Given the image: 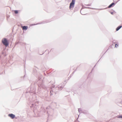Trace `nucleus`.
<instances>
[{
  "mask_svg": "<svg viewBox=\"0 0 122 122\" xmlns=\"http://www.w3.org/2000/svg\"><path fill=\"white\" fill-rule=\"evenodd\" d=\"M75 0H72L71 3L70 4L69 8L71 9V8H73L74 6Z\"/></svg>",
  "mask_w": 122,
  "mask_h": 122,
  "instance_id": "obj_1",
  "label": "nucleus"
},
{
  "mask_svg": "<svg viewBox=\"0 0 122 122\" xmlns=\"http://www.w3.org/2000/svg\"><path fill=\"white\" fill-rule=\"evenodd\" d=\"M3 43L6 46H7L8 45V43L7 39L5 38L2 40Z\"/></svg>",
  "mask_w": 122,
  "mask_h": 122,
  "instance_id": "obj_2",
  "label": "nucleus"
},
{
  "mask_svg": "<svg viewBox=\"0 0 122 122\" xmlns=\"http://www.w3.org/2000/svg\"><path fill=\"white\" fill-rule=\"evenodd\" d=\"M47 110V112L48 114L50 115V112L51 111H52V110L50 108V107H48L46 108Z\"/></svg>",
  "mask_w": 122,
  "mask_h": 122,
  "instance_id": "obj_3",
  "label": "nucleus"
},
{
  "mask_svg": "<svg viewBox=\"0 0 122 122\" xmlns=\"http://www.w3.org/2000/svg\"><path fill=\"white\" fill-rule=\"evenodd\" d=\"M8 116L10 117L12 119L14 118L15 117V115L12 114H9L8 115Z\"/></svg>",
  "mask_w": 122,
  "mask_h": 122,
  "instance_id": "obj_4",
  "label": "nucleus"
},
{
  "mask_svg": "<svg viewBox=\"0 0 122 122\" xmlns=\"http://www.w3.org/2000/svg\"><path fill=\"white\" fill-rule=\"evenodd\" d=\"M63 87L61 85H59L58 86V88L60 90H61Z\"/></svg>",
  "mask_w": 122,
  "mask_h": 122,
  "instance_id": "obj_5",
  "label": "nucleus"
},
{
  "mask_svg": "<svg viewBox=\"0 0 122 122\" xmlns=\"http://www.w3.org/2000/svg\"><path fill=\"white\" fill-rule=\"evenodd\" d=\"M38 79L39 80L41 81H43V77H42L41 75H40L38 77Z\"/></svg>",
  "mask_w": 122,
  "mask_h": 122,
  "instance_id": "obj_6",
  "label": "nucleus"
},
{
  "mask_svg": "<svg viewBox=\"0 0 122 122\" xmlns=\"http://www.w3.org/2000/svg\"><path fill=\"white\" fill-rule=\"evenodd\" d=\"M122 27V26H120L117 27L116 29V30L117 31H118Z\"/></svg>",
  "mask_w": 122,
  "mask_h": 122,
  "instance_id": "obj_7",
  "label": "nucleus"
},
{
  "mask_svg": "<svg viewBox=\"0 0 122 122\" xmlns=\"http://www.w3.org/2000/svg\"><path fill=\"white\" fill-rule=\"evenodd\" d=\"M114 4L115 3H112L108 7V8H110L113 5H114Z\"/></svg>",
  "mask_w": 122,
  "mask_h": 122,
  "instance_id": "obj_8",
  "label": "nucleus"
},
{
  "mask_svg": "<svg viewBox=\"0 0 122 122\" xmlns=\"http://www.w3.org/2000/svg\"><path fill=\"white\" fill-rule=\"evenodd\" d=\"M27 27L26 26H24L22 27V29L23 30H26L27 29Z\"/></svg>",
  "mask_w": 122,
  "mask_h": 122,
  "instance_id": "obj_9",
  "label": "nucleus"
},
{
  "mask_svg": "<svg viewBox=\"0 0 122 122\" xmlns=\"http://www.w3.org/2000/svg\"><path fill=\"white\" fill-rule=\"evenodd\" d=\"M78 111L79 112H83L82 111L81 109V108H79L78 109Z\"/></svg>",
  "mask_w": 122,
  "mask_h": 122,
  "instance_id": "obj_10",
  "label": "nucleus"
},
{
  "mask_svg": "<svg viewBox=\"0 0 122 122\" xmlns=\"http://www.w3.org/2000/svg\"><path fill=\"white\" fill-rule=\"evenodd\" d=\"M14 12L15 14H17L18 13V10H15L14 11Z\"/></svg>",
  "mask_w": 122,
  "mask_h": 122,
  "instance_id": "obj_11",
  "label": "nucleus"
},
{
  "mask_svg": "<svg viewBox=\"0 0 122 122\" xmlns=\"http://www.w3.org/2000/svg\"><path fill=\"white\" fill-rule=\"evenodd\" d=\"M118 47V45L117 44H116L115 45V47L117 48Z\"/></svg>",
  "mask_w": 122,
  "mask_h": 122,
  "instance_id": "obj_12",
  "label": "nucleus"
},
{
  "mask_svg": "<svg viewBox=\"0 0 122 122\" xmlns=\"http://www.w3.org/2000/svg\"><path fill=\"white\" fill-rule=\"evenodd\" d=\"M118 118H122V115H120L119 116Z\"/></svg>",
  "mask_w": 122,
  "mask_h": 122,
  "instance_id": "obj_13",
  "label": "nucleus"
},
{
  "mask_svg": "<svg viewBox=\"0 0 122 122\" xmlns=\"http://www.w3.org/2000/svg\"><path fill=\"white\" fill-rule=\"evenodd\" d=\"M37 103H36L35 104H32V105H33V106H34V105H35V106H36L37 105Z\"/></svg>",
  "mask_w": 122,
  "mask_h": 122,
  "instance_id": "obj_14",
  "label": "nucleus"
},
{
  "mask_svg": "<svg viewBox=\"0 0 122 122\" xmlns=\"http://www.w3.org/2000/svg\"><path fill=\"white\" fill-rule=\"evenodd\" d=\"M86 8H90V9H92V8H91L89 7H86ZM92 9H93V8H92Z\"/></svg>",
  "mask_w": 122,
  "mask_h": 122,
  "instance_id": "obj_15",
  "label": "nucleus"
},
{
  "mask_svg": "<svg viewBox=\"0 0 122 122\" xmlns=\"http://www.w3.org/2000/svg\"><path fill=\"white\" fill-rule=\"evenodd\" d=\"M86 5L87 6H90L91 5L90 4H88V5Z\"/></svg>",
  "mask_w": 122,
  "mask_h": 122,
  "instance_id": "obj_16",
  "label": "nucleus"
},
{
  "mask_svg": "<svg viewBox=\"0 0 122 122\" xmlns=\"http://www.w3.org/2000/svg\"><path fill=\"white\" fill-rule=\"evenodd\" d=\"M81 12V14H82V15H85V14H83V13H81V12Z\"/></svg>",
  "mask_w": 122,
  "mask_h": 122,
  "instance_id": "obj_17",
  "label": "nucleus"
},
{
  "mask_svg": "<svg viewBox=\"0 0 122 122\" xmlns=\"http://www.w3.org/2000/svg\"><path fill=\"white\" fill-rule=\"evenodd\" d=\"M81 12V14H82V15H85V14H83V13H81V12Z\"/></svg>",
  "mask_w": 122,
  "mask_h": 122,
  "instance_id": "obj_18",
  "label": "nucleus"
},
{
  "mask_svg": "<svg viewBox=\"0 0 122 122\" xmlns=\"http://www.w3.org/2000/svg\"><path fill=\"white\" fill-rule=\"evenodd\" d=\"M111 13L112 14H113V12H111Z\"/></svg>",
  "mask_w": 122,
  "mask_h": 122,
  "instance_id": "obj_19",
  "label": "nucleus"
},
{
  "mask_svg": "<svg viewBox=\"0 0 122 122\" xmlns=\"http://www.w3.org/2000/svg\"><path fill=\"white\" fill-rule=\"evenodd\" d=\"M41 86L42 88H43V86H42V85H41L40 86V87H41Z\"/></svg>",
  "mask_w": 122,
  "mask_h": 122,
  "instance_id": "obj_20",
  "label": "nucleus"
},
{
  "mask_svg": "<svg viewBox=\"0 0 122 122\" xmlns=\"http://www.w3.org/2000/svg\"><path fill=\"white\" fill-rule=\"evenodd\" d=\"M52 92H53V91H50V93L51 94H52L51 93Z\"/></svg>",
  "mask_w": 122,
  "mask_h": 122,
  "instance_id": "obj_21",
  "label": "nucleus"
},
{
  "mask_svg": "<svg viewBox=\"0 0 122 122\" xmlns=\"http://www.w3.org/2000/svg\"><path fill=\"white\" fill-rule=\"evenodd\" d=\"M52 87H54V86H52Z\"/></svg>",
  "mask_w": 122,
  "mask_h": 122,
  "instance_id": "obj_22",
  "label": "nucleus"
},
{
  "mask_svg": "<svg viewBox=\"0 0 122 122\" xmlns=\"http://www.w3.org/2000/svg\"><path fill=\"white\" fill-rule=\"evenodd\" d=\"M38 86H39V85H38Z\"/></svg>",
  "mask_w": 122,
  "mask_h": 122,
  "instance_id": "obj_23",
  "label": "nucleus"
},
{
  "mask_svg": "<svg viewBox=\"0 0 122 122\" xmlns=\"http://www.w3.org/2000/svg\"><path fill=\"white\" fill-rule=\"evenodd\" d=\"M38 90H39V88H38Z\"/></svg>",
  "mask_w": 122,
  "mask_h": 122,
  "instance_id": "obj_24",
  "label": "nucleus"
}]
</instances>
